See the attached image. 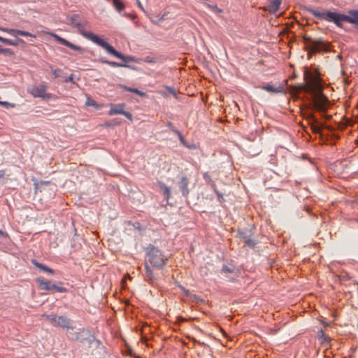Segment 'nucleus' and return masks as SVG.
I'll return each instance as SVG.
<instances>
[{"mask_svg":"<svg viewBox=\"0 0 358 358\" xmlns=\"http://www.w3.org/2000/svg\"><path fill=\"white\" fill-rule=\"evenodd\" d=\"M122 88L124 90H125L126 91H128V92H133V93H135L141 96H145V94L140 90H138V89L136 88H131V87H127L125 85L122 86Z\"/></svg>","mask_w":358,"mask_h":358,"instance_id":"obj_20","label":"nucleus"},{"mask_svg":"<svg viewBox=\"0 0 358 358\" xmlns=\"http://www.w3.org/2000/svg\"><path fill=\"white\" fill-rule=\"evenodd\" d=\"M54 327H60L66 329H73L71 326V320L65 315L57 316Z\"/></svg>","mask_w":358,"mask_h":358,"instance_id":"obj_11","label":"nucleus"},{"mask_svg":"<svg viewBox=\"0 0 358 358\" xmlns=\"http://www.w3.org/2000/svg\"><path fill=\"white\" fill-rule=\"evenodd\" d=\"M28 91L34 97L50 99L51 96L50 94L46 93V86L43 84L34 85Z\"/></svg>","mask_w":358,"mask_h":358,"instance_id":"obj_7","label":"nucleus"},{"mask_svg":"<svg viewBox=\"0 0 358 358\" xmlns=\"http://www.w3.org/2000/svg\"><path fill=\"white\" fill-rule=\"evenodd\" d=\"M127 16L131 17V19H134L136 17V16H134V15L131 16L130 15H127Z\"/></svg>","mask_w":358,"mask_h":358,"instance_id":"obj_33","label":"nucleus"},{"mask_svg":"<svg viewBox=\"0 0 358 358\" xmlns=\"http://www.w3.org/2000/svg\"><path fill=\"white\" fill-rule=\"evenodd\" d=\"M309 13L315 17L324 20L328 22H334L337 27L342 28L343 22H347L355 24L358 29V10H351L349 11V15L342 13L331 12L329 10L320 12L314 8H310Z\"/></svg>","mask_w":358,"mask_h":358,"instance_id":"obj_3","label":"nucleus"},{"mask_svg":"<svg viewBox=\"0 0 358 358\" xmlns=\"http://www.w3.org/2000/svg\"><path fill=\"white\" fill-rule=\"evenodd\" d=\"M32 263H33V264H34L35 266H36V267H37V268H38L39 269H41V270H42V271H43L48 272V273H51V274H52V273H53V271H52L51 268H48V267L45 266V265H43V264H41V263H38V262H36V260H32Z\"/></svg>","mask_w":358,"mask_h":358,"instance_id":"obj_18","label":"nucleus"},{"mask_svg":"<svg viewBox=\"0 0 358 358\" xmlns=\"http://www.w3.org/2000/svg\"><path fill=\"white\" fill-rule=\"evenodd\" d=\"M160 188L164 191L166 199L168 200L171 196L170 189L163 182H159Z\"/></svg>","mask_w":358,"mask_h":358,"instance_id":"obj_19","label":"nucleus"},{"mask_svg":"<svg viewBox=\"0 0 358 358\" xmlns=\"http://www.w3.org/2000/svg\"><path fill=\"white\" fill-rule=\"evenodd\" d=\"M245 243L248 245H249V246H254L255 244V243L253 241L250 240V239H246L245 240Z\"/></svg>","mask_w":358,"mask_h":358,"instance_id":"obj_30","label":"nucleus"},{"mask_svg":"<svg viewBox=\"0 0 358 358\" xmlns=\"http://www.w3.org/2000/svg\"><path fill=\"white\" fill-rule=\"evenodd\" d=\"M203 3L204 5H206L207 7H208L209 8H210L213 11H215V12H217V13H221L222 12V10L220 9L217 6L215 5H210L206 2H203Z\"/></svg>","mask_w":358,"mask_h":358,"instance_id":"obj_23","label":"nucleus"},{"mask_svg":"<svg viewBox=\"0 0 358 358\" xmlns=\"http://www.w3.org/2000/svg\"><path fill=\"white\" fill-rule=\"evenodd\" d=\"M0 41L8 45H13V46L17 45L18 42H21V43L23 42V41L22 39H18L17 41H15L13 40L3 38L1 36H0Z\"/></svg>","mask_w":358,"mask_h":358,"instance_id":"obj_17","label":"nucleus"},{"mask_svg":"<svg viewBox=\"0 0 358 358\" xmlns=\"http://www.w3.org/2000/svg\"><path fill=\"white\" fill-rule=\"evenodd\" d=\"M107 1H110V0H106Z\"/></svg>","mask_w":358,"mask_h":358,"instance_id":"obj_40","label":"nucleus"},{"mask_svg":"<svg viewBox=\"0 0 358 358\" xmlns=\"http://www.w3.org/2000/svg\"><path fill=\"white\" fill-rule=\"evenodd\" d=\"M148 261L155 268H162L167 262L168 258L157 248L152 247L147 252Z\"/></svg>","mask_w":358,"mask_h":358,"instance_id":"obj_4","label":"nucleus"},{"mask_svg":"<svg viewBox=\"0 0 358 358\" xmlns=\"http://www.w3.org/2000/svg\"><path fill=\"white\" fill-rule=\"evenodd\" d=\"M61 72L60 69H54L52 70V73L55 76V78H57L59 76V73Z\"/></svg>","mask_w":358,"mask_h":358,"instance_id":"obj_28","label":"nucleus"},{"mask_svg":"<svg viewBox=\"0 0 358 358\" xmlns=\"http://www.w3.org/2000/svg\"><path fill=\"white\" fill-rule=\"evenodd\" d=\"M320 333H321V334H322V336L324 335L323 331H320Z\"/></svg>","mask_w":358,"mask_h":358,"instance_id":"obj_39","label":"nucleus"},{"mask_svg":"<svg viewBox=\"0 0 358 358\" xmlns=\"http://www.w3.org/2000/svg\"><path fill=\"white\" fill-rule=\"evenodd\" d=\"M124 108L125 105L124 103L110 104V109L108 112V114L110 115L121 114L125 116L129 120H132V115L129 112L124 111Z\"/></svg>","mask_w":358,"mask_h":358,"instance_id":"obj_8","label":"nucleus"},{"mask_svg":"<svg viewBox=\"0 0 358 358\" xmlns=\"http://www.w3.org/2000/svg\"><path fill=\"white\" fill-rule=\"evenodd\" d=\"M262 89L266 92H268L271 93H274V94L282 93L285 91L284 87L282 85H279L278 87H274L271 85H267L262 86Z\"/></svg>","mask_w":358,"mask_h":358,"instance_id":"obj_14","label":"nucleus"},{"mask_svg":"<svg viewBox=\"0 0 358 358\" xmlns=\"http://www.w3.org/2000/svg\"><path fill=\"white\" fill-rule=\"evenodd\" d=\"M145 280L148 282H151L153 280L154 276L152 269L150 268L148 264L145 263Z\"/></svg>","mask_w":358,"mask_h":358,"instance_id":"obj_16","label":"nucleus"},{"mask_svg":"<svg viewBox=\"0 0 358 358\" xmlns=\"http://www.w3.org/2000/svg\"><path fill=\"white\" fill-rule=\"evenodd\" d=\"M167 127H168L171 130H172L173 131L178 133V131L175 129V127H173V125L172 124V123H171V122H168V123H167Z\"/></svg>","mask_w":358,"mask_h":358,"instance_id":"obj_29","label":"nucleus"},{"mask_svg":"<svg viewBox=\"0 0 358 358\" xmlns=\"http://www.w3.org/2000/svg\"><path fill=\"white\" fill-rule=\"evenodd\" d=\"M171 93H173L174 95H176V92H174V90H172Z\"/></svg>","mask_w":358,"mask_h":358,"instance_id":"obj_36","label":"nucleus"},{"mask_svg":"<svg viewBox=\"0 0 358 358\" xmlns=\"http://www.w3.org/2000/svg\"><path fill=\"white\" fill-rule=\"evenodd\" d=\"M3 52V49L1 48V47L0 46V53Z\"/></svg>","mask_w":358,"mask_h":358,"instance_id":"obj_35","label":"nucleus"},{"mask_svg":"<svg viewBox=\"0 0 358 358\" xmlns=\"http://www.w3.org/2000/svg\"><path fill=\"white\" fill-rule=\"evenodd\" d=\"M147 62H152L150 59H146Z\"/></svg>","mask_w":358,"mask_h":358,"instance_id":"obj_38","label":"nucleus"},{"mask_svg":"<svg viewBox=\"0 0 358 358\" xmlns=\"http://www.w3.org/2000/svg\"><path fill=\"white\" fill-rule=\"evenodd\" d=\"M0 234H1V235H3V232L1 230H0Z\"/></svg>","mask_w":358,"mask_h":358,"instance_id":"obj_37","label":"nucleus"},{"mask_svg":"<svg viewBox=\"0 0 358 358\" xmlns=\"http://www.w3.org/2000/svg\"><path fill=\"white\" fill-rule=\"evenodd\" d=\"M105 62L113 67L125 66H126L124 64H120V63H117L115 62L106 61Z\"/></svg>","mask_w":358,"mask_h":358,"instance_id":"obj_24","label":"nucleus"},{"mask_svg":"<svg viewBox=\"0 0 358 358\" xmlns=\"http://www.w3.org/2000/svg\"><path fill=\"white\" fill-rule=\"evenodd\" d=\"M164 19V15L162 16V17L159 19V21H162Z\"/></svg>","mask_w":358,"mask_h":358,"instance_id":"obj_34","label":"nucleus"},{"mask_svg":"<svg viewBox=\"0 0 358 358\" xmlns=\"http://www.w3.org/2000/svg\"><path fill=\"white\" fill-rule=\"evenodd\" d=\"M303 41L305 43L308 54L316 52H327L329 45L322 39L313 40L309 36H303Z\"/></svg>","mask_w":358,"mask_h":358,"instance_id":"obj_5","label":"nucleus"},{"mask_svg":"<svg viewBox=\"0 0 358 358\" xmlns=\"http://www.w3.org/2000/svg\"><path fill=\"white\" fill-rule=\"evenodd\" d=\"M136 3H137V5L145 13V10L141 3V2L139 1V0H136Z\"/></svg>","mask_w":358,"mask_h":358,"instance_id":"obj_31","label":"nucleus"},{"mask_svg":"<svg viewBox=\"0 0 358 358\" xmlns=\"http://www.w3.org/2000/svg\"><path fill=\"white\" fill-rule=\"evenodd\" d=\"M42 317H45L46 319H48L50 322L51 324L55 326L56 320H57V315H52H52L43 314V315H42Z\"/></svg>","mask_w":358,"mask_h":358,"instance_id":"obj_22","label":"nucleus"},{"mask_svg":"<svg viewBox=\"0 0 358 358\" xmlns=\"http://www.w3.org/2000/svg\"><path fill=\"white\" fill-rule=\"evenodd\" d=\"M36 282L39 288L42 290L54 291L59 293H64L67 292V289L65 287L53 284L50 280H45L43 278H37Z\"/></svg>","mask_w":358,"mask_h":358,"instance_id":"obj_6","label":"nucleus"},{"mask_svg":"<svg viewBox=\"0 0 358 358\" xmlns=\"http://www.w3.org/2000/svg\"><path fill=\"white\" fill-rule=\"evenodd\" d=\"M71 24L73 27L76 28L77 31L82 36L105 49L108 53L122 60H126L125 57L122 54L117 52L107 42L104 41L103 39L94 34L92 32L85 31V27L87 26V22L85 20L80 19L79 15H73L71 17Z\"/></svg>","mask_w":358,"mask_h":358,"instance_id":"obj_2","label":"nucleus"},{"mask_svg":"<svg viewBox=\"0 0 358 358\" xmlns=\"http://www.w3.org/2000/svg\"><path fill=\"white\" fill-rule=\"evenodd\" d=\"M310 120L311 121L310 125L313 131L315 133H320L322 130V126L317 124V122L313 115H311L310 116Z\"/></svg>","mask_w":358,"mask_h":358,"instance_id":"obj_15","label":"nucleus"},{"mask_svg":"<svg viewBox=\"0 0 358 358\" xmlns=\"http://www.w3.org/2000/svg\"><path fill=\"white\" fill-rule=\"evenodd\" d=\"M234 271V268L228 267V266H224L222 268V272L224 273H233Z\"/></svg>","mask_w":358,"mask_h":358,"instance_id":"obj_26","label":"nucleus"},{"mask_svg":"<svg viewBox=\"0 0 358 358\" xmlns=\"http://www.w3.org/2000/svg\"><path fill=\"white\" fill-rule=\"evenodd\" d=\"M48 34H50L52 37H53L59 43H61L66 47H69L72 50H76V51H80V52L83 51V49L80 46L73 44L72 43L69 42V41L66 40L65 38H63L60 37L59 36H58L55 34H53V33H48Z\"/></svg>","mask_w":358,"mask_h":358,"instance_id":"obj_9","label":"nucleus"},{"mask_svg":"<svg viewBox=\"0 0 358 358\" xmlns=\"http://www.w3.org/2000/svg\"><path fill=\"white\" fill-rule=\"evenodd\" d=\"M0 105L4 106L6 108L14 107V104L8 103L7 101H0Z\"/></svg>","mask_w":358,"mask_h":358,"instance_id":"obj_27","label":"nucleus"},{"mask_svg":"<svg viewBox=\"0 0 358 358\" xmlns=\"http://www.w3.org/2000/svg\"><path fill=\"white\" fill-rule=\"evenodd\" d=\"M0 30L3 32H6L14 37H17L18 35H20V36H30V37L36 38L35 35H34L28 31H22V30H19V29H8V28L0 27Z\"/></svg>","mask_w":358,"mask_h":358,"instance_id":"obj_10","label":"nucleus"},{"mask_svg":"<svg viewBox=\"0 0 358 358\" xmlns=\"http://www.w3.org/2000/svg\"><path fill=\"white\" fill-rule=\"evenodd\" d=\"M113 4L118 12H120L124 9V5L121 1V0H113Z\"/></svg>","mask_w":358,"mask_h":358,"instance_id":"obj_21","label":"nucleus"},{"mask_svg":"<svg viewBox=\"0 0 358 358\" xmlns=\"http://www.w3.org/2000/svg\"><path fill=\"white\" fill-rule=\"evenodd\" d=\"M73 79V76L72 74L70 75V76L65 80V82H71Z\"/></svg>","mask_w":358,"mask_h":358,"instance_id":"obj_32","label":"nucleus"},{"mask_svg":"<svg viewBox=\"0 0 358 358\" xmlns=\"http://www.w3.org/2000/svg\"><path fill=\"white\" fill-rule=\"evenodd\" d=\"M86 105L89 106H94V107L97 108V103H96V101L90 98H88L87 99Z\"/></svg>","mask_w":358,"mask_h":358,"instance_id":"obj_25","label":"nucleus"},{"mask_svg":"<svg viewBox=\"0 0 358 358\" xmlns=\"http://www.w3.org/2000/svg\"><path fill=\"white\" fill-rule=\"evenodd\" d=\"M281 4V0H272L266 7V10L271 14H275L278 10Z\"/></svg>","mask_w":358,"mask_h":358,"instance_id":"obj_12","label":"nucleus"},{"mask_svg":"<svg viewBox=\"0 0 358 358\" xmlns=\"http://www.w3.org/2000/svg\"><path fill=\"white\" fill-rule=\"evenodd\" d=\"M189 179L187 176L182 177L180 182L179 187L182 192L183 196H187L189 191L188 189Z\"/></svg>","mask_w":358,"mask_h":358,"instance_id":"obj_13","label":"nucleus"},{"mask_svg":"<svg viewBox=\"0 0 358 358\" xmlns=\"http://www.w3.org/2000/svg\"><path fill=\"white\" fill-rule=\"evenodd\" d=\"M305 85L303 90L312 95L314 108L320 112H325L330 106L327 97L322 94V85L319 76L306 69L303 73Z\"/></svg>","mask_w":358,"mask_h":358,"instance_id":"obj_1","label":"nucleus"}]
</instances>
